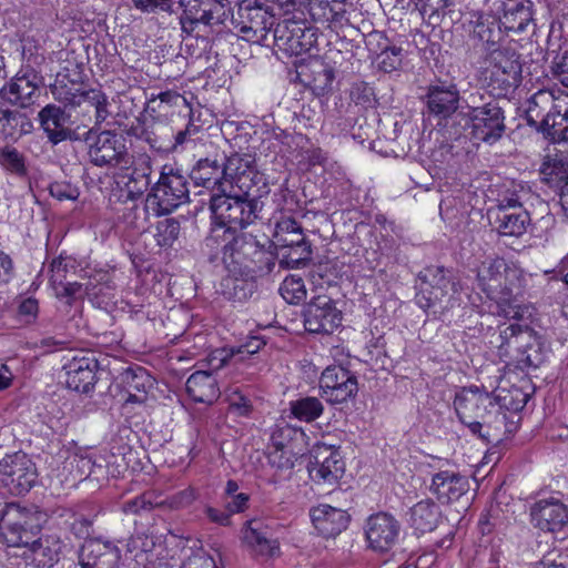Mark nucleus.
Returning <instances> with one entry per match:
<instances>
[{"instance_id": "obj_45", "label": "nucleus", "mask_w": 568, "mask_h": 568, "mask_svg": "<svg viewBox=\"0 0 568 568\" xmlns=\"http://www.w3.org/2000/svg\"><path fill=\"white\" fill-rule=\"evenodd\" d=\"M280 265L284 268H300L311 260V243H302L295 246H288L287 250H277Z\"/></svg>"}, {"instance_id": "obj_60", "label": "nucleus", "mask_w": 568, "mask_h": 568, "mask_svg": "<svg viewBox=\"0 0 568 568\" xmlns=\"http://www.w3.org/2000/svg\"><path fill=\"white\" fill-rule=\"evenodd\" d=\"M351 99L357 105L371 108L375 103L374 90L365 82L354 83L351 89Z\"/></svg>"}, {"instance_id": "obj_53", "label": "nucleus", "mask_w": 568, "mask_h": 568, "mask_svg": "<svg viewBox=\"0 0 568 568\" xmlns=\"http://www.w3.org/2000/svg\"><path fill=\"white\" fill-rule=\"evenodd\" d=\"M0 165L12 174L24 176L27 166L23 155L14 148L0 149Z\"/></svg>"}, {"instance_id": "obj_22", "label": "nucleus", "mask_w": 568, "mask_h": 568, "mask_svg": "<svg viewBox=\"0 0 568 568\" xmlns=\"http://www.w3.org/2000/svg\"><path fill=\"white\" fill-rule=\"evenodd\" d=\"M120 560V548L112 541L101 539L87 540L79 556L81 568H118Z\"/></svg>"}, {"instance_id": "obj_46", "label": "nucleus", "mask_w": 568, "mask_h": 568, "mask_svg": "<svg viewBox=\"0 0 568 568\" xmlns=\"http://www.w3.org/2000/svg\"><path fill=\"white\" fill-rule=\"evenodd\" d=\"M544 180L555 190L568 185V163L562 159H549L541 166Z\"/></svg>"}, {"instance_id": "obj_56", "label": "nucleus", "mask_w": 568, "mask_h": 568, "mask_svg": "<svg viewBox=\"0 0 568 568\" xmlns=\"http://www.w3.org/2000/svg\"><path fill=\"white\" fill-rule=\"evenodd\" d=\"M345 9L342 7L336 9L334 6H331L327 0L318 1L311 7V14L315 20L331 23H341L345 18Z\"/></svg>"}, {"instance_id": "obj_23", "label": "nucleus", "mask_w": 568, "mask_h": 568, "mask_svg": "<svg viewBox=\"0 0 568 568\" xmlns=\"http://www.w3.org/2000/svg\"><path fill=\"white\" fill-rule=\"evenodd\" d=\"M98 366L93 356L73 357L63 366L67 387L78 393H89L97 383Z\"/></svg>"}, {"instance_id": "obj_28", "label": "nucleus", "mask_w": 568, "mask_h": 568, "mask_svg": "<svg viewBox=\"0 0 568 568\" xmlns=\"http://www.w3.org/2000/svg\"><path fill=\"white\" fill-rule=\"evenodd\" d=\"M468 479L455 471L443 470L432 478L430 491L440 503L458 500L468 490Z\"/></svg>"}, {"instance_id": "obj_24", "label": "nucleus", "mask_w": 568, "mask_h": 568, "mask_svg": "<svg viewBox=\"0 0 568 568\" xmlns=\"http://www.w3.org/2000/svg\"><path fill=\"white\" fill-rule=\"evenodd\" d=\"M508 33L497 18L480 16L475 22L470 38L485 54H489L508 44Z\"/></svg>"}, {"instance_id": "obj_11", "label": "nucleus", "mask_w": 568, "mask_h": 568, "mask_svg": "<svg viewBox=\"0 0 568 568\" xmlns=\"http://www.w3.org/2000/svg\"><path fill=\"white\" fill-rule=\"evenodd\" d=\"M173 13L182 9L181 24L183 31L191 32L199 23L215 26L224 23L230 16V8L217 0H172Z\"/></svg>"}, {"instance_id": "obj_55", "label": "nucleus", "mask_w": 568, "mask_h": 568, "mask_svg": "<svg viewBox=\"0 0 568 568\" xmlns=\"http://www.w3.org/2000/svg\"><path fill=\"white\" fill-rule=\"evenodd\" d=\"M128 392H135L146 395V389L151 386V377L142 367L129 368L123 375Z\"/></svg>"}, {"instance_id": "obj_19", "label": "nucleus", "mask_w": 568, "mask_h": 568, "mask_svg": "<svg viewBox=\"0 0 568 568\" xmlns=\"http://www.w3.org/2000/svg\"><path fill=\"white\" fill-rule=\"evenodd\" d=\"M400 532L399 521L387 513L372 515L366 523L365 535L368 546L378 552H387L397 542Z\"/></svg>"}, {"instance_id": "obj_2", "label": "nucleus", "mask_w": 568, "mask_h": 568, "mask_svg": "<svg viewBox=\"0 0 568 568\" xmlns=\"http://www.w3.org/2000/svg\"><path fill=\"white\" fill-rule=\"evenodd\" d=\"M454 408L460 423L486 444L507 439L517 427L506 413L500 412L496 398L476 386L457 392Z\"/></svg>"}, {"instance_id": "obj_20", "label": "nucleus", "mask_w": 568, "mask_h": 568, "mask_svg": "<svg viewBox=\"0 0 568 568\" xmlns=\"http://www.w3.org/2000/svg\"><path fill=\"white\" fill-rule=\"evenodd\" d=\"M452 272L442 266H428L419 273V278L430 287L422 288L418 295V303L422 307L428 308L440 302L449 291L457 292V284L450 276Z\"/></svg>"}, {"instance_id": "obj_40", "label": "nucleus", "mask_w": 568, "mask_h": 568, "mask_svg": "<svg viewBox=\"0 0 568 568\" xmlns=\"http://www.w3.org/2000/svg\"><path fill=\"white\" fill-rule=\"evenodd\" d=\"M306 77V85L312 90L315 95H325L333 89L335 72L333 67L323 62L315 61L308 68Z\"/></svg>"}, {"instance_id": "obj_38", "label": "nucleus", "mask_w": 568, "mask_h": 568, "mask_svg": "<svg viewBox=\"0 0 568 568\" xmlns=\"http://www.w3.org/2000/svg\"><path fill=\"white\" fill-rule=\"evenodd\" d=\"M495 223L500 235L519 237L526 233L530 215L525 209L497 211Z\"/></svg>"}, {"instance_id": "obj_51", "label": "nucleus", "mask_w": 568, "mask_h": 568, "mask_svg": "<svg viewBox=\"0 0 568 568\" xmlns=\"http://www.w3.org/2000/svg\"><path fill=\"white\" fill-rule=\"evenodd\" d=\"M180 223L174 219H165L156 224L154 239L160 247H170L178 240Z\"/></svg>"}, {"instance_id": "obj_48", "label": "nucleus", "mask_w": 568, "mask_h": 568, "mask_svg": "<svg viewBox=\"0 0 568 568\" xmlns=\"http://www.w3.org/2000/svg\"><path fill=\"white\" fill-rule=\"evenodd\" d=\"M530 329L527 326L519 324H510L505 328L500 329L498 338L500 339L499 349L500 354H509L510 349H519L526 334H529Z\"/></svg>"}, {"instance_id": "obj_36", "label": "nucleus", "mask_w": 568, "mask_h": 568, "mask_svg": "<svg viewBox=\"0 0 568 568\" xmlns=\"http://www.w3.org/2000/svg\"><path fill=\"white\" fill-rule=\"evenodd\" d=\"M239 234L240 233L232 231L226 226L224 227V225L215 223L209 235L205 237L202 246L209 261H216L220 254H222V258L226 257V254L231 251L230 246H233Z\"/></svg>"}, {"instance_id": "obj_5", "label": "nucleus", "mask_w": 568, "mask_h": 568, "mask_svg": "<svg viewBox=\"0 0 568 568\" xmlns=\"http://www.w3.org/2000/svg\"><path fill=\"white\" fill-rule=\"evenodd\" d=\"M210 209L214 223L232 231L243 230L257 219L261 211L260 201L252 193L229 190L212 194Z\"/></svg>"}, {"instance_id": "obj_33", "label": "nucleus", "mask_w": 568, "mask_h": 568, "mask_svg": "<svg viewBox=\"0 0 568 568\" xmlns=\"http://www.w3.org/2000/svg\"><path fill=\"white\" fill-rule=\"evenodd\" d=\"M185 389L196 403L211 405L220 397L216 376L206 371H196L186 381Z\"/></svg>"}, {"instance_id": "obj_21", "label": "nucleus", "mask_w": 568, "mask_h": 568, "mask_svg": "<svg viewBox=\"0 0 568 568\" xmlns=\"http://www.w3.org/2000/svg\"><path fill=\"white\" fill-rule=\"evenodd\" d=\"M254 160L250 155L233 154L223 162L224 181L227 191H241L247 194L256 185L257 172L254 170Z\"/></svg>"}, {"instance_id": "obj_34", "label": "nucleus", "mask_w": 568, "mask_h": 568, "mask_svg": "<svg viewBox=\"0 0 568 568\" xmlns=\"http://www.w3.org/2000/svg\"><path fill=\"white\" fill-rule=\"evenodd\" d=\"M63 470L68 471L67 480L75 485L90 477L99 479L103 475V465L92 455L74 453L63 462Z\"/></svg>"}, {"instance_id": "obj_4", "label": "nucleus", "mask_w": 568, "mask_h": 568, "mask_svg": "<svg viewBox=\"0 0 568 568\" xmlns=\"http://www.w3.org/2000/svg\"><path fill=\"white\" fill-rule=\"evenodd\" d=\"M230 250L226 257H223V264L234 276V298L241 301L248 296L244 285L270 274L275 266L276 256L247 233H240Z\"/></svg>"}, {"instance_id": "obj_32", "label": "nucleus", "mask_w": 568, "mask_h": 568, "mask_svg": "<svg viewBox=\"0 0 568 568\" xmlns=\"http://www.w3.org/2000/svg\"><path fill=\"white\" fill-rule=\"evenodd\" d=\"M243 540L257 555L275 557L280 554V544L268 537L267 527L261 519H251L243 528Z\"/></svg>"}, {"instance_id": "obj_10", "label": "nucleus", "mask_w": 568, "mask_h": 568, "mask_svg": "<svg viewBox=\"0 0 568 568\" xmlns=\"http://www.w3.org/2000/svg\"><path fill=\"white\" fill-rule=\"evenodd\" d=\"M232 23L244 40L268 45L266 41L275 24V16L255 0H243Z\"/></svg>"}, {"instance_id": "obj_57", "label": "nucleus", "mask_w": 568, "mask_h": 568, "mask_svg": "<svg viewBox=\"0 0 568 568\" xmlns=\"http://www.w3.org/2000/svg\"><path fill=\"white\" fill-rule=\"evenodd\" d=\"M118 185H122V192L125 193L128 200L134 201L143 195L150 185V179L133 180L131 178H121L118 180Z\"/></svg>"}, {"instance_id": "obj_25", "label": "nucleus", "mask_w": 568, "mask_h": 568, "mask_svg": "<svg viewBox=\"0 0 568 568\" xmlns=\"http://www.w3.org/2000/svg\"><path fill=\"white\" fill-rule=\"evenodd\" d=\"M531 519L544 531H559L568 524V508L556 498L540 499L531 508Z\"/></svg>"}, {"instance_id": "obj_43", "label": "nucleus", "mask_w": 568, "mask_h": 568, "mask_svg": "<svg viewBox=\"0 0 568 568\" xmlns=\"http://www.w3.org/2000/svg\"><path fill=\"white\" fill-rule=\"evenodd\" d=\"M324 412V406L317 397L306 396L290 402L291 416L305 423L316 420Z\"/></svg>"}, {"instance_id": "obj_6", "label": "nucleus", "mask_w": 568, "mask_h": 568, "mask_svg": "<svg viewBox=\"0 0 568 568\" xmlns=\"http://www.w3.org/2000/svg\"><path fill=\"white\" fill-rule=\"evenodd\" d=\"M458 123L467 135L476 143H496L505 133V115L503 109L495 101H489L481 106L468 105L457 114Z\"/></svg>"}, {"instance_id": "obj_64", "label": "nucleus", "mask_w": 568, "mask_h": 568, "mask_svg": "<svg viewBox=\"0 0 568 568\" xmlns=\"http://www.w3.org/2000/svg\"><path fill=\"white\" fill-rule=\"evenodd\" d=\"M229 408L237 416L246 417L252 412L251 400L244 396L240 390H233L229 395Z\"/></svg>"}, {"instance_id": "obj_17", "label": "nucleus", "mask_w": 568, "mask_h": 568, "mask_svg": "<svg viewBox=\"0 0 568 568\" xmlns=\"http://www.w3.org/2000/svg\"><path fill=\"white\" fill-rule=\"evenodd\" d=\"M344 471L345 463L337 449L326 445L315 448L308 473L316 484L333 486L338 483Z\"/></svg>"}, {"instance_id": "obj_35", "label": "nucleus", "mask_w": 568, "mask_h": 568, "mask_svg": "<svg viewBox=\"0 0 568 568\" xmlns=\"http://www.w3.org/2000/svg\"><path fill=\"white\" fill-rule=\"evenodd\" d=\"M541 132L552 142L568 141V95L557 99L544 120Z\"/></svg>"}, {"instance_id": "obj_44", "label": "nucleus", "mask_w": 568, "mask_h": 568, "mask_svg": "<svg viewBox=\"0 0 568 568\" xmlns=\"http://www.w3.org/2000/svg\"><path fill=\"white\" fill-rule=\"evenodd\" d=\"M171 108H184L189 111L187 100L176 91L168 90L149 98V109L153 112L166 115Z\"/></svg>"}, {"instance_id": "obj_26", "label": "nucleus", "mask_w": 568, "mask_h": 568, "mask_svg": "<svg viewBox=\"0 0 568 568\" xmlns=\"http://www.w3.org/2000/svg\"><path fill=\"white\" fill-rule=\"evenodd\" d=\"M496 12L499 22L509 32H521L532 20L530 0H498Z\"/></svg>"}, {"instance_id": "obj_8", "label": "nucleus", "mask_w": 568, "mask_h": 568, "mask_svg": "<svg viewBox=\"0 0 568 568\" xmlns=\"http://www.w3.org/2000/svg\"><path fill=\"white\" fill-rule=\"evenodd\" d=\"M186 176L172 165L162 168L160 178L146 197V209L155 215H165L176 210L189 200Z\"/></svg>"}, {"instance_id": "obj_59", "label": "nucleus", "mask_w": 568, "mask_h": 568, "mask_svg": "<svg viewBox=\"0 0 568 568\" xmlns=\"http://www.w3.org/2000/svg\"><path fill=\"white\" fill-rule=\"evenodd\" d=\"M402 52L403 49L400 47H387L379 54V69L384 72H392L397 70L402 64Z\"/></svg>"}, {"instance_id": "obj_14", "label": "nucleus", "mask_w": 568, "mask_h": 568, "mask_svg": "<svg viewBox=\"0 0 568 568\" xmlns=\"http://www.w3.org/2000/svg\"><path fill=\"white\" fill-rule=\"evenodd\" d=\"M317 36L314 28L303 21L285 20L273 31V43L288 55L307 53L316 45Z\"/></svg>"}, {"instance_id": "obj_52", "label": "nucleus", "mask_w": 568, "mask_h": 568, "mask_svg": "<svg viewBox=\"0 0 568 568\" xmlns=\"http://www.w3.org/2000/svg\"><path fill=\"white\" fill-rule=\"evenodd\" d=\"M268 464L276 473L288 471L294 467L295 455L282 444H276L268 453Z\"/></svg>"}, {"instance_id": "obj_29", "label": "nucleus", "mask_w": 568, "mask_h": 568, "mask_svg": "<svg viewBox=\"0 0 568 568\" xmlns=\"http://www.w3.org/2000/svg\"><path fill=\"white\" fill-rule=\"evenodd\" d=\"M38 119L51 143L58 144L70 138L68 126L70 114L63 108L53 103L47 104L38 113Z\"/></svg>"}, {"instance_id": "obj_13", "label": "nucleus", "mask_w": 568, "mask_h": 568, "mask_svg": "<svg viewBox=\"0 0 568 568\" xmlns=\"http://www.w3.org/2000/svg\"><path fill=\"white\" fill-rule=\"evenodd\" d=\"M42 77L30 65L20 70L0 88V99L12 106L27 109L39 98Z\"/></svg>"}, {"instance_id": "obj_16", "label": "nucleus", "mask_w": 568, "mask_h": 568, "mask_svg": "<svg viewBox=\"0 0 568 568\" xmlns=\"http://www.w3.org/2000/svg\"><path fill=\"white\" fill-rule=\"evenodd\" d=\"M54 99L63 104L64 109H77L83 105L95 109V124H101L106 120L110 112L108 110V97L100 89H80L68 85H59L52 89Z\"/></svg>"}, {"instance_id": "obj_58", "label": "nucleus", "mask_w": 568, "mask_h": 568, "mask_svg": "<svg viewBox=\"0 0 568 568\" xmlns=\"http://www.w3.org/2000/svg\"><path fill=\"white\" fill-rule=\"evenodd\" d=\"M51 196L59 201H75L80 195L79 187L69 181H54L49 185Z\"/></svg>"}, {"instance_id": "obj_7", "label": "nucleus", "mask_w": 568, "mask_h": 568, "mask_svg": "<svg viewBox=\"0 0 568 568\" xmlns=\"http://www.w3.org/2000/svg\"><path fill=\"white\" fill-rule=\"evenodd\" d=\"M88 145L90 163L98 168H119L129 170L132 164V155L122 134L105 130L97 133L93 129L83 135Z\"/></svg>"}, {"instance_id": "obj_42", "label": "nucleus", "mask_w": 568, "mask_h": 568, "mask_svg": "<svg viewBox=\"0 0 568 568\" xmlns=\"http://www.w3.org/2000/svg\"><path fill=\"white\" fill-rule=\"evenodd\" d=\"M554 95L549 91L540 90L536 92L529 100L526 109L527 123L541 131L544 120L548 119V111L555 104Z\"/></svg>"}, {"instance_id": "obj_61", "label": "nucleus", "mask_w": 568, "mask_h": 568, "mask_svg": "<svg viewBox=\"0 0 568 568\" xmlns=\"http://www.w3.org/2000/svg\"><path fill=\"white\" fill-rule=\"evenodd\" d=\"M197 497L194 488L187 487L183 490L175 493L166 499H160L163 501L162 506H166L171 509H182L190 506Z\"/></svg>"}, {"instance_id": "obj_15", "label": "nucleus", "mask_w": 568, "mask_h": 568, "mask_svg": "<svg viewBox=\"0 0 568 568\" xmlns=\"http://www.w3.org/2000/svg\"><path fill=\"white\" fill-rule=\"evenodd\" d=\"M320 389L322 397L327 403L343 404L357 394V378L351 371L342 366H328L321 375Z\"/></svg>"}, {"instance_id": "obj_18", "label": "nucleus", "mask_w": 568, "mask_h": 568, "mask_svg": "<svg viewBox=\"0 0 568 568\" xmlns=\"http://www.w3.org/2000/svg\"><path fill=\"white\" fill-rule=\"evenodd\" d=\"M304 327L313 334H329L341 324V314L326 295L315 296L304 308Z\"/></svg>"}, {"instance_id": "obj_50", "label": "nucleus", "mask_w": 568, "mask_h": 568, "mask_svg": "<svg viewBox=\"0 0 568 568\" xmlns=\"http://www.w3.org/2000/svg\"><path fill=\"white\" fill-rule=\"evenodd\" d=\"M163 501H160V496L154 491H145L130 500L122 504V510L129 515H140L143 511H150L154 507L162 506Z\"/></svg>"}, {"instance_id": "obj_3", "label": "nucleus", "mask_w": 568, "mask_h": 568, "mask_svg": "<svg viewBox=\"0 0 568 568\" xmlns=\"http://www.w3.org/2000/svg\"><path fill=\"white\" fill-rule=\"evenodd\" d=\"M529 276L518 264L497 256L481 262L477 272V283L487 297L497 304L499 315L520 320V302L526 293Z\"/></svg>"}, {"instance_id": "obj_27", "label": "nucleus", "mask_w": 568, "mask_h": 568, "mask_svg": "<svg viewBox=\"0 0 568 568\" xmlns=\"http://www.w3.org/2000/svg\"><path fill=\"white\" fill-rule=\"evenodd\" d=\"M317 531L326 538L335 537L347 528L349 517L343 509L323 504L313 507L310 513Z\"/></svg>"}, {"instance_id": "obj_47", "label": "nucleus", "mask_w": 568, "mask_h": 568, "mask_svg": "<svg viewBox=\"0 0 568 568\" xmlns=\"http://www.w3.org/2000/svg\"><path fill=\"white\" fill-rule=\"evenodd\" d=\"M500 407V412L508 410L516 414L525 408L528 402V395L518 387L510 389H499L497 395L494 396Z\"/></svg>"}, {"instance_id": "obj_31", "label": "nucleus", "mask_w": 568, "mask_h": 568, "mask_svg": "<svg viewBox=\"0 0 568 568\" xmlns=\"http://www.w3.org/2000/svg\"><path fill=\"white\" fill-rule=\"evenodd\" d=\"M191 180L197 186L210 191L226 192L227 183L224 181L223 162L216 159H201L196 162L190 174Z\"/></svg>"}, {"instance_id": "obj_54", "label": "nucleus", "mask_w": 568, "mask_h": 568, "mask_svg": "<svg viewBox=\"0 0 568 568\" xmlns=\"http://www.w3.org/2000/svg\"><path fill=\"white\" fill-rule=\"evenodd\" d=\"M280 293L283 298L291 303L297 304L306 297V288L301 277L287 276L280 286Z\"/></svg>"}, {"instance_id": "obj_37", "label": "nucleus", "mask_w": 568, "mask_h": 568, "mask_svg": "<svg viewBox=\"0 0 568 568\" xmlns=\"http://www.w3.org/2000/svg\"><path fill=\"white\" fill-rule=\"evenodd\" d=\"M440 519L439 507L432 499H424L409 509V524L415 531L425 534L433 531Z\"/></svg>"}, {"instance_id": "obj_1", "label": "nucleus", "mask_w": 568, "mask_h": 568, "mask_svg": "<svg viewBox=\"0 0 568 568\" xmlns=\"http://www.w3.org/2000/svg\"><path fill=\"white\" fill-rule=\"evenodd\" d=\"M40 515L32 508L10 503L0 518V538L9 547H24V555L30 557L38 568H51L58 560L61 542L57 537L42 536Z\"/></svg>"}, {"instance_id": "obj_62", "label": "nucleus", "mask_w": 568, "mask_h": 568, "mask_svg": "<svg viewBox=\"0 0 568 568\" xmlns=\"http://www.w3.org/2000/svg\"><path fill=\"white\" fill-rule=\"evenodd\" d=\"M69 267H73V261L69 257L60 255L53 258L50 264V283L51 285L62 284L65 281Z\"/></svg>"}, {"instance_id": "obj_30", "label": "nucleus", "mask_w": 568, "mask_h": 568, "mask_svg": "<svg viewBox=\"0 0 568 568\" xmlns=\"http://www.w3.org/2000/svg\"><path fill=\"white\" fill-rule=\"evenodd\" d=\"M426 99L428 112L446 119L458 109L459 91L454 84L430 85Z\"/></svg>"}, {"instance_id": "obj_49", "label": "nucleus", "mask_w": 568, "mask_h": 568, "mask_svg": "<svg viewBox=\"0 0 568 568\" xmlns=\"http://www.w3.org/2000/svg\"><path fill=\"white\" fill-rule=\"evenodd\" d=\"M455 0H428L420 3L416 9L423 20L429 26H437L446 14L447 10L454 4Z\"/></svg>"}, {"instance_id": "obj_9", "label": "nucleus", "mask_w": 568, "mask_h": 568, "mask_svg": "<svg viewBox=\"0 0 568 568\" xmlns=\"http://www.w3.org/2000/svg\"><path fill=\"white\" fill-rule=\"evenodd\" d=\"M521 62L515 45H507L485 54L483 59V75L493 89L508 90L520 82Z\"/></svg>"}, {"instance_id": "obj_12", "label": "nucleus", "mask_w": 568, "mask_h": 568, "mask_svg": "<svg viewBox=\"0 0 568 568\" xmlns=\"http://www.w3.org/2000/svg\"><path fill=\"white\" fill-rule=\"evenodd\" d=\"M0 476L11 494L24 495L36 485L38 470L26 453L16 452L0 460Z\"/></svg>"}, {"instance_id": "obj_39", "label": "nucleus", "mask_w": 568, "mask_h": 568, "mask_svg": "<svg viewBox=\"0 0 568 568\" xmlns=\"http://www.w3.org/2000/svg\"><path fill=\"white\" fill-rule=\"evenodd\" d=\"M523 337L525 341L519 346V349H516L518 353L516 356L518 367L521 369L539 367L547 358V349L531 331Z\"/></svg>"}, {"instance_id": "obj_41", "label": "nucleus", "mask_w": 568, "mask_h": 568, "mask_svg": "<svg viewBox=\"0 0 568 568\" xmlns=\"http://www.w3.org/2000/svg\"><path fill=\"white\" fill-rule=\"evenodd\" d=\"M308 242L303 233L301 225L291 217H284L275 225L273 233V244L276 250H287L288 246H295Z\"/></svg>"}, {"instance_id": "obj_63", "label": "nucleus", "mask_w": 568, "mask_h": 568, "mask_svg": "<svg viewBox=\"0 0 568 568\" xmlns=\"http://www.w3.org/2000/svg\"><path fill=\"white\" fill-rule=\"evenodd\" d=\"M21 115L18 111L10 110L9 108L3 106L0 103V131L7 135L11 136L14 133L16 128L19 124Z\"/></svg>"}]
</instances>
